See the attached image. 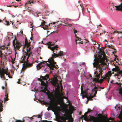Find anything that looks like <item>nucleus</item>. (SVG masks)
<instances>
[{
  "label": "nucleus",
  "instance_id": "obj_1",
  "mask_svg": "<svg viewBox=\"0 0 122 122\" xmlns=\"http://www.w3.org/2000/svg\"><path fill=\"white\" fill-rule=\"evenodd\" d=\"M94 67L96 68L98 71V72L96 71L94 74L95 75L96 78H94L93 80L96 81L99 80V78L100 77V75L101 76V78H102L100 79L99 81V82L100 83H102L103 81V80H106L108 79V82H109V80L110 78V77L112 75L111 71H109L105 75L104 77L102 76V75L103 73V71L104 70L103 66L104 65V63L103 62H99L98 61H96L93 63Z\"/></svg>",
  "mask_w": 122,
  "mask_h": 122
},
{
  "label": "nucleus",
  "instance_id": "obj_2",
  "mask_svg": "<svg viewBox=\"0 0 122 122\" xmlns=\"http://www.w3.org/2000/svg\"><path fill=\"white\" fill-rule=\"evenodd\" d=\"M63 52L62 51H60L59 53L57 54H56L55 53H54V54L52 55V57L49 58L48 61L49 63H46V65L50 68L51 70H53L54 68L56 69L58 68V66L56 65V66L54 64L56 63V62L54 61L53 58L63 55Z\"/></svg>",
  "mask_w": 122,
  "mask_h": 122
},
{
  "label": "nucleus",
  "instance_id": "obj_3",
  "mask_svg": "<svg viewBox=\"0 0 122 122\" xmlns=\"http://www.w3.org/2000/svg\"><path fill=\"white\" fill-rule=\"evenodd\" d=\"M27 46H25V47L23 48V51L24 52L23 55L21 59V60L20 61V63L25 62L26 61H28V59L29 58L30 55L31 54V50L32 49V47H30L28 49Z\"/></svg>",
  "mask_w": 122,
  "mask_h": 122
},
{
  "label": "nucleus",
  "instance_id": "obj_4",
  "mask_svg": "<svg viewBox=\"0 0 122 122\" xmlns=\"http://www.w3.org/2000/svg\"><path fill=\"white\" fill-rule=\"evenodd\" d=\"M92 110H91L88 109L87 112H86L85 114L84 115L85 117L84 119L85 120L86 119H87V120L88 121H91V122H106L103 121H100V120H101V118L103 117L101 114H99L98 115L99 118L93 116H91L90 115L87 117L86 114H87L88 113L90 112Z\"/></svg>",
  "mask_w": 122,
  "mask_h": 122
},
{
  "label": "nucleus",
  "instance_id": "obj_5",
  "mask_svg": "<svg viewBox=\"0 0 122 122\" xmlns=\"http://www.w3.org/2000/svg\"><path fill=\"white\" fill-rule=\"evenodd\" d=\"M48 98L50 99V103H48L44 101H43L41 102V103H43L44 105H45L47 103H49L50 104V109L49 108V107H48L47 108V110L49 111L50 109H56L57 107V103L54 100L52 99L51 97H49Z\"/></svg>",
  "mask_w": 122,
  "mask_h": 122
},
{
  "label": "nucleus",
  "instance_id": "obj_6",
  "mask_svg": "<svg viewBox=\"0 0 122 122\" xmlns=\"http://www.w3.org/2000/svg\"><path fill=\"white\" fill-rule=\"evenodd\" d=\"M8 69H5L3 68H2V69H0V76L1 78H3V79L4 80H8L7 79H6V78L5 76V74L6 75L8 76V77L10 78H12V77L10 76V73L8 71Z\"/></svg>",
  "mask_w": 122,
  "mask_h": 122
},
{
  "label": "nucleus",
  "instance_id": "obj_7",
  "mask_svg": "<svg viewBox=\"0 0 122 122\" xmlns=\"http://www.w3.org/2000/svg\"><path fill=\"white\" fill-rule=\"evenodd\" d=\"M15 50H19L20 47L21 46V44L18 42L16 40H14L13 42Z\"/></svg>",
  "mask_w": 122,
  "mask_h": 122
},
{
  "label": "nucleus",
  "instance_id": "obj_8",
  "mask_svg": "<svg viewBox=\"0 0 122 122\" xmlns=\"http://www.w3.org/2000/svg\"><path fill=\"white\" fill-rule=\"evenodd\" d=\"M28 61H28H26L25 62H23V63H24L23 65H24L23 66V67L22 68L23 70V71H24L25 68L27 67H31L33 65L34 63V62H33L31 63H29L27 62Z\"/></svg>",
  "mask_w": 122,
  "mask_h": 122
},
{
  "label": "nucleus",
  "instance_id": "obj_9",
  "mask_svg": "<svg viewBox=\"0 0 122 122\" xmlns=\"http://www.w3.org/2000/svg\"><path fill=\"white\" fill-rule=\"evenodd\" d=\"M49 75L48 74L44 76H40V78L38 79V80L41 81L42 80H48V81L50 80V79L49 78Z\"/></svg>",
  "mask_w": 122,
  "mask_h": 122
},
{
  "label": "nucleus",
  "instance_id": "obj_10",
  "mask_svg": "<svg viewBox=\"0 0 122 122\" xmlns=\"http://www.w3.org/2000/svg\"><path fill=\"white\" fill-rule=\"evenodd\" d=\"M58 80L57 78H52L50 82L54 86H55L58 83Z\"/></svg>",
  "mask_w": 122,
  "mask_h": 122
},
{
  "label": "nucleus",
  "instance_id": "obj_11",
  "mask_svg": "<svg viewBox=\"0 0 122 122\" xmlns=\"http://www.w3.org/2000/svg\"><path fill=\"white\" fill-rule=\"evenodd\" d=\"M48 44L49 45L48 46V48L50 49L53 51V53L54 54V52H55L54 50H57V49H56L58 48L57 46L56 45L54 46V47H52L51 46H52V45L51 44V42H49L48 43Z\"/></svg>",
  "mask_w": 122,
  "mask_h": 122
},
{
  "label": "nucleus",
  "instance_id": "obj_12",
  "mask_svg": "<svg viewBox=\"0 0 122 122\" xmlns=\"http://www.w3.org/2000/svg\"><path fill=\"white\" fill-rule=\"evenodd\" d=\"M55 95L56 98L58 100H60L62 98L61 94L59 91L56 92Z\"/></svg>",
  "mask_w": 122,
  "mask_h": 122
},
{
  "label": "nucleus",
  "instance_id": "obj_13",
  "mask_svg": "<svg viewBox=\"0 0 122 122\" xmlns=\"http://www.w3.org/2000/svg\"><path fill=\"white\" fill-rule=\"evenodd\" d=\"M67 21H66L64 24H61L64 26L71 27L72 25V24H70L69 23V22L70 21V20L68 19V20L67 19Z\"/></svg>",
  "mask_w": 122,
  "mask_h": 122
},
{
  "label": "nucleus",
  "instance_id": "obj_14",
  "mask_svg": "<svg viewBox=\"0 0 122 122\" xmlns=\"http://www.w3.org/2000/svg\"><path fill=\"white\" fill-rule=\"evenodd\" d=\"M122 2V0H120ZM115 7H116V10H120L122 11V2L121 3L120 5H119L116 6Z\"/></svg>",
  "mask_w": 122,
  "mask_h": 122
},
{
  "label": "nucleus",
  "instance_id": "obj_15",
  "mask_svg": "<svg viewBox=\"0 0 122 122\" xmlns=\"http://www.w3.org/2000/svg\"><path fill=\"white\" fill-rule=\"evenodd\" d=\"M47 62V61H44L43 62H41L40 63L38 64L36 66L37 69L38 70H39L40 69H41V67L43 66H41V65L42 64H44V62L46 63Z\"/></svg>",
  "mask_w": 122,
  "mask_h": 122
},
{
  "label": "nucleus",
  "instance_id": "obj_16",
  "mask_svg": "<svg viewBox=\"0 0 122 122\" xmlns=\"http://www.w3.org/2000/svg\"><path fill=\"white\" fill-rule=\"evenodd\" d=\"M118 33V39H119L120 37L121 38L122 37V32H119L117 31L116 30L114 31L113 32V33Z\"/></svg>",
  "mask_w": 122,
  "mask_h": 122
},
{
  "label": "nucleus",
  "instance_id": "obj_17",
  "mask_svg": "<svg viewBox=\"0 0 122 122\" xmlns=\"http://www.w3.org/2000/svg\"><path fill=\"white\" fill-rule=\"evenodd\" d=\"M36 1H34V0H30L28 1L25 4V6H28V4H30L31 3H35Z\"/></svg>",
  "mask_w": 122,
  "mask_h": 122
},
{
  "label": "nucleus",
  "instance_id": "obj_18",
  "mask_svg": "<svg viewBox=\"0 0 122 122\" xmlns=\"http://www.w3.org/2000/svg\"><path fill=\"white\" fill-rule=\"evenodd\" d=\"M98 87L96 86L92 89V91H95V93L93 96H91V97H93V98L94 97H95L97 93V90L98 89Z\"/></svg>",
  "mask_w": 122,
  "mask_h": 122
},
{
  "label": "nucleus",
  "instance_id": "obj_19",
  "mask_svg": "<svg viewBox=\"0 0 122 122\" xmlns=\"http://www.w3.org/2000/svg\"><path fill=\"white\" fill-rule=\"evenodd\" d=\"M105 38L106 39L105 40V41H110L109 40V39H112V38L111 36H110L108 34H107L105 35Z\"/></svg>",
  "mask_w": 122,
  "mask_h": 122
},
{
  "label": "nucleus",
  "instance_id": "obj_20",
  "mask_svg": "<svg viewBox=\"0 0 122 122\" xmlns=\"http://www.w3.org/2000/svg\"><path fill=\"white\" fill-rule=\"evenodd\" d=\"M30 42L28 43V41L26 37H25V46H27V47H28L30 45Z\"/></svg>",
  "mask_w": 122,
  "mask_h": 122
},
{
  "label": "nucleus",
  "instance_id": "obj_21",
  "mask_svg": "<svg viewBox=\"0 0 122 122\" xmlns=\"http://www.w3.org/2000/svg\"><path fill=\"white\" fill-rule=\"evenodd\" d=\"M89 94L86 92V91H84V93L82 94V97L83 98H84V97L87 98L88 97V95Z\"/></svg>",
  "mask_w": 122,
  "mask_h": 122
},
{
  "label": "nucleus",
  "instance_id": "obj_22",
  "mask_svg": "<svg viewBox=\"0 0 122 122\" xmlns=\"http://www.w3.org/2000/svg\"><path fill=\"white\" fill-rule=\"evenodd\" d=\"M88 97H88L87 98V100L86 102V104H87L88 103L89 100L92 101L93 100V99H92L93 97H91V94H89L88 95Z\"/></svg>",
  "mask_w": 122,
  "mask_h": 122
},
{
  "label": "nucleus",
  "instance_id": "obj_23",
  "mask_svg": "<svg viewBox=\"0 0 122 122\" xmlns=\"http://www.w3.org/2000/svg\"><path fill=\"white\" fill-rule=\"evenodd\" d=\"M5 97L4 98L5 100V101H7L8 100V94L7 93V90L5 91Z\"/></svg>",
  "mask_w": 122,
  "mask_h": 122
},
{
  "label": "nucleus",
  "instance_id": "obj_24",
  "mask_svg": "<svg viewBox=\"0 0 122 122\" xmlns=\"http://www.w3.org/2000/svg\"><path fill=\"white\" fill-rule=\"evenodd\" d=\"M100 51L101 52V55H102L103 56V57L104 58H105L106 57V54L105 52L101 49H100Z\"/></svg>",
  "mask_w": 122,
  "mask_h": 122
},
{
  "label": "nucleus",
  "instance_id": "obj_25",
  "mask_svg": "<svg viewBox=\"0 0 122 122\" xmlns=\"http://www.w3.org/2000/svg\"><path fill=\"white\" fill-rule=\"evenodd\" d=\"M73 31L74 32V33H75V36L76 37V38L77 39V40L76 41H81V39L79 38L78 37H77L76 36V34L75 33H77V31L75 29L73 30Z\"/></svg>",
  "mask_w": 122,
  "mask_h": 122
},
{
  "label": "nucleus",
  "instance_id": "obj_26",
  "mask_svg": "<svg viewBox=\"0 0 122 122\" xmlns=\"http://www.w3.org/2000/svg\"><path fill=\"white\" fill-rule=\"evenodd\" d=\"M74 110V108L72 107H71L69 108V111L70 113L71 114H72L73 113V111Z\"/></svg>",
  "mask_w": 122,
  "mask_h": 122
},
{
  "label": "nucleus",
  "instance_id": "obj_27",
  "mask_svg": "<svg viewBox=\"0 0 122 122\" xmlns=\"http://www.w3.org/2000/svg\"><path fill=\"white\" fill-rule=\"evenodd\" d=\"M61 119L62 120H64L66 122V120L68 119V118L67 117H64L63 116H62L61 117Z\"/></svg>",
  "mask_w": 122,
  "mask_h": 122
},
{
  "label": "nucleus",
  "instance_id": "obj_28",
  "mask_svg": "<svg viewBox=\"0 0 122 122\" xmlns=\"http://www.w3.org/2000/svg\"><path fill=\"white\" fill-rule=\"evenodd\" d=\"M41 85H42L43 86H46V83L44 81L42 80L41 81Z\"/></svg>",
  "mask_w": 122,
  "mask_h": 122
},
{
  "label": "nucleus",
  "instance_id": "obj_29",
  "mask_svg": "<svg viewBox=\"0 0 122 122\" xmlns=\"http://www.w3.org/2000/svg\"><path fill=\"white\" fill-rule=\"evenodd\" d=\"M112 46V45H109L107 46L108 47H109L110 48H111L112 49H114V51L115 50H116V49L114 48L113 46Z\"/></svg>",
  "mask_w": 122,
  "mask_h": 122
},
{
  "label": "nucleus",
  "instance_id": "obj_30",
  "mask_svg": "<svg viewBox=\"0 0 122 122\" xmlns=\"http://www.w3.org/2000/svg\"><path fill=\"white\" fill-rule=\"evenodd\" d=\"M73 121V118L71 117L70 118L68 119V120L67 121V122H72Z\"/></svg>",
  "mask_w": 122,
  "mask_h": 122
},
{
  "label": "nucleus",
  "instance_id": "obj_31",
  "mask_svg": "<svg viewBox=\"0 0 122 122\" xmlns=\"http://www.w3.org/2000/svg\"><path fill=\"white\" fill-rule=\"evenodd\" d=\"M3 55L2 51L1 50V49L0 47V56L1 58L3 57Z\"/></svg>",
  "mask_w": 122,
  "mask_h": 122
},
{
  "label": "nucleus",
  "instance_id": "obj_32",
  "mask_svg": "<svg viewBox=\"0 0 122 122\" xmlns=\"http://www.w3.org/2000/svg\"><path fill=\"white\" fill-rule=\"evenodd\" d=\"M40 26H41V27H43V28L44 29H47V28L48 27V26H43L44 25H40Z\"/></svg>",
  "mask_w": 122,
  "mask_h": 122
},
{
  "label": "nucleus",
  "instance_id": "obj_33",
  "mask_svg": "<svg viewBox=\"0 0 122 122\" xmlns=\"http://www.w3.org/2000/svg\"><path fill=\"white\" fill-rule=\"evenodd\" d=\"M115 68V71H119V68L118 66H117Z\"/></svg>",
  "mask_w": 122,
  "mask_h": 122
},
{
  "label": "nucleus",
  "instance_id": "obj_34",
  "mask_svg": "<svg viewBox=\"0 0 122 122\" xmlns=\"http://www.w3.org/2000/svg\"><path fill=\"white\" fill-rule=\"evenodd\" d=\"M26 10L29 12H30L31 11V10L29 8V7H28L27 9H26Z\"/></svg>",
  "mask_w": 122,
  "mask_h": 122
},
{
  "label": "nucleus",
  "instance_id": "obj_35",
  "mask_svg": "<svg viewBox=\"0 0 122 122\" xmlns=\"http://www.w3.org/2000/svg\"><path fill=\"white\" fill-rule=\"evenodd\" d=\"M45 23H46V22L45 21H44L43 20H42V22L41 23V24H42V25H45Z\"/></svg>",
  "mask_w": 122,
  "mask_h": 122
},
{
  "label": "nucleus",
  "instance_id": "obj_36",
  "mask_svg": "<svg viewBox=\"0 0 122 122\" xmlns=\"http://www.w3.org/2000/svg\"><path fill=\"white\" fill-rule=\"evenodd\" d=\"M15 61L14 59L13 60L12 58H11V62L12 64H14L15 63Z\"/></svg>",
  "mask_w": 122,
  "mask_h": 122
},
{
  "label": "nucleus",
  "instance_id": "obj_37",
  "mask_svg": "<svg viewBox=\"0 0 122 122\" xmlns=\"http://www.w3.org/2000/svg\"><path fill=\"white\" fill-rule=\"evenodd\" d=\"M15 122H22V121L20 120H16L15 121Z\"/></svg>",
  "mask_w": 122,
  "mask_h": 122
},
{
  "label": "nucleus",
  "instance_id": "obj_38",
  "mask_svg": "<svg viewBox=\"0 0 122 122\" xmlns=\"http://www.w3.org/2000/svg\"><path fill=\"white\" fill-rule=\"evenodd\" d=\"M119 118L120 119H122V115H120L119 116Z\"/></svg>",
  "mask_w": 122,
  "mask_h": 122
},
{
  "label": "nucleus",
  "instance_id": "obj_39",
  "mask_svg": "<svg viewBox=\"0 0 122 122\" xmlns=\"http://www.w3.org/2000/svg\"><path fill=\"white\" fill-rule=\"evenodd\" d=\"M6 25H10V23L9 22L7 21H6Z\"/></svg>",
  "mask_w": 122,
  "mask_h": 122
},
{
  "label": "nucleus",
  "instance_id": "obj_40",
  "mask_svg": "<svg viewBox=\"0 0 122 122\" xmlns=\"http://www.w3.org/2000/svg\"><path fill=\"white\" fill-rule=\"evenodd\" d=\"M109 120H114V119L113 118H112L111 117H110L109 118Z\"/></svg>",
  "mask_w": 122,
  "mask_h": 122
},
{
  "label": "nucleus",
  "instance_id": "obj_41",
  "mask_svg": "<svg viewBox=\"0 0 122 122\" xmlns=\"http://www.w3.org/2000/svg\"><path fill=\"white\" fill-rule=\"evenodd\" d=\"M119 72H118V73L120 74H122V71H118Z\"/></svg>",
  "mask_w": 122,
  "mask_h": 122
},
{
  "label": "nucleus",
  "instance_id": "obj_42",
  "mask_svg": "<svg viewBox=\"0 0 122 122\" xmlns=\"http://www.w3.org/2000/svg\"><path fill=\"white\" fill-rule=\"evenodd\" d=\"M116 84L118 85H119V86H121V85L120 84V83H118L117 82H116Z\"/></svg>",
  "mask_w": 122,
  "mask_h": 122
},
{
  "label": "nucleus",
  "instance_id": "obj_43",
  "mask_svg": "<svg viewBox=\"0 0 122 122\" xmlns=\"http://www.w3.org/2000/svg\"><path fill=\"white\" fill-rule=\"evenodd\" d=\"M115 70H116V68H113L112 69V70L113 71H115Z\"/></svg>",
  "mask_w": 122,
  "mask_h": 122
},
{
  "label": "nucleus",
  "instance_id": "obj_44",
  "mask_svg": "<svg viewBox=\"0 0 122 122\" xmlns=\"http://www.w3.org/2000/svg\"><path fill=\"white\" fill-rule=\"evenodd\" d=\"M8 47H5V49H6V50H8Z\"/></svg>",
  "mask_w": 122,
  "mask_h": 122
},
{
  "label": "nucleus",
  "instance_id": "obj_45",
  "mask_svg": "<svg viewBox=\"0 0 122 122\" xmlns=\"http://www.w3.org/2000/svg\"><path fill=\"white\" fill-rule=\"evenodd\" d=\"M0 49H1H1L5 50V47H3V48L1 47V48H0Z\"/></svg>",
  "mask_w": 122,
  "mask_h": 122
},
{
  "label": "nucleus",
  "instance_id": "obj_46",
  "mask_svg": "<svg viewBox=\"0 0 122 122\" xmlns=\"http://www.w3.org/2000/svg\"><path fill=\"white\" fill-rule=\"evenodd\" d=\"M2 88L3 89H4L5 88V87H4V86H2Z\"/></svg>",
  "mask_w": 122,
  "mask_h": 122
},
{
  "label": "nucleus",
  "instance_id": "obj_47",
  "mask_svg": "<svg viewBox=\"0 0 122 122\" xmlns=\"http://www.w3.org/2000/svg\"><path fill=\"white\" fill-rule=\"evenodd\" d=\"M98 89L97 90V91H100L101 90L100 89V88H98Z\"/></svg>",
  "mask_w": 122,
  "mask_h": 122
},
{
  "label": "nucleus",
  "instance_id": "obj_48",
  "mask_svg": "<svg viewBox=\"0 0 122 122\" xmlns=\"http://www.w3.org/2000/svg\"><path fill=\"white\" fill-rule=\"evenodd\" d=\"M104 87H100V88L101 89H104Z\"/></svg>",
  "mask_w": 122,
  "mask_h": 122
},
{
  "label": "nucleus",
  "instance_id": "obj_49",
  "mask_svg": "<svg viewBox=\"0 0 122 122\" xmlns=\"http://www.w3.org/2000/svg\"><path fill=\"white\" fill-rule=\"evenodd\" d=\"M12 23V25H13V22H12V21H10V23Z\"/></svg>",
  "mask_w": 122,
  "mask_h": 122
},
{
  "label": "nucleus",
  "instance_id": "obj_50",
  "mask_svg": "<svg viewBox=\"0 0 122 122\" xmlns=\"http://www.w3.org/2000/svg\"><path fill=\"white\" fill-rule=\"evenodd\" d=\"M12 6V5H10L9 6V5L7 6H8V7H11Z\"/></svg>",
  "mask_w": 122,
  "mask_h": 122
},
{
  "label": "nucleus",
  "instance_id": "obj_51",
  "mask_svg": "<svg viewBox=\"0 0 122 122\" xmlns=\"http://www.w3.org/2000/svg\"><path fill=\"white\" fill-rule=\"evenodd\" d=\"M20 81H18L17 82V83L18 84H20Z\"/></svg>",
  "mask_w": 122,
  "mask_h": 122
},
{
  "label": "nucleus",
  "instance_id": "obj_52",
  "mask_svg": "<svg viewBox=\"0 0 122 122\" xmlns=\"http://www.w3.org/2000/svg\"><path fill=\"white\" fill-rule=\"evenodd\" d=\"M20 32H21V33L22 34H23V31L21 30V31H20Z\"/></svg>",
  "mask_w": 122,
  "mask_h": 122
},
{
  "label": "nucleus",
  "instance_id": "obj_53",
  "mask_svg": "<svg viewBox=\"0 0 122 122\" xmlns=\"http://www.w3.org/2000/svg\"><path fill=\"white\" fill-rule=\"evenodd\" d=\"M3 110L2 109H0V112H2Z\"/></svg>",
  "mask_w": 122,
  "mask_h": 122
},
{
  "label": "nucleus",
  "instance_id": "obj_54",
  "mask_svg": "<svg viewBox=\"0 0 122 122\" xmlns=\"http://www.w3.org/2000/svg\"><path fill=\"white\" fill-rule=\"evenodd\" d=\"M33 119V117H32L31 118H30V119H31V120H32Z\"/></svg>",
  "mask_w": 122,
  "mask_h": 122
},
{
  "label": "nucleus",
  "instance_id": "obj_55",
  "mask_svg": "<svg viewBox=\"0 0 122 122\" xmlns=\"http://www.w3.org/2000/svg\"><path fill=\"white\" fill-rule=\"evenodd\" d=\"M21 0H16V1H20Z\"/></svg>",
  "mask_w": 122,
  "mask_h": 122
},
{
  "label": "nucleus",
  "instance_id": "obj_56",
  "mask_svg": "<svg viewBox=\"0 0 122 122\" xmlns=\"http://www.w3.org/2000/svg\"><path fill=\"white\" fill-rule=\"evenodd\" d=\"M94 46H93H93H92V48H93V49H93V50H94Z\"/></svg>",
  "mask_w": 122,
  "mask_h": 122
},
{
  "label": "nucleus",
  "instance_id": "obj_57",
  "mask_svg": "<svg viewBox=\"0 0 122 122\" xmlns=\"http://www.w3.org/2000/svg\"><path fill=\"white\" fill-rule=\"evenodd\" d=\"M55 52L56 54V53H57L56 50L55 51V52Z\"/></svg>",
  "mask_w": 122,
  "mask_h": 122
},
{
  "label": "nucleus",
  "instance_id": "obj_58",
  "mask_svg": "<svg viewBox=\"0 0 122 122\" xmlns=\"http://www.w3.org/2000/svg\"><path fill=\"white\" fill-rule=\"evenodd\" d=\"M30 23H31V25H33V24L32 23H31V22H30Z\"/></svg>",
  "mask_w": 122,
  "mask_h": 122
},
{
  "label": "nucleus",
  "instance_id": "obj_59",
  "mask_svg": "<svg viewBox=\"0 0 122 122\" xmlns=\"http://www.w3.org/2000/svg\"><path fill=\"white\" fill-rule=\"evenodd\" d=\"M38 118H39L40 117V116L39 115H38Z\"/></svg>",
  "mask_w": 122,
  "mask_h": 122
},
{
  "label": "nucleus",
  "instance_id": "obj_60",
  "mask_svg": "<svg viewBox=\"0 0 122 122\" xmlns=\"http://www.w3.org/2000/svg\"><path fill=\"white\" fill-rule=\"evenodd\" d=\"M42 91L43 92H45V90H42Z\"/></svg>",
  "mask_w": 122,
  "mask_h": 122
},
{
  "label": "nucleus",
  "instance_id": "obj_61",
  "mask_svg": "<svg viewBox=\"0 0 122 122\" xmlns=\"http://www.w3.org/2000/svg\"><path fill=\"white\" fill-rule=\"evenodd\" d=\"M2 106V105L1 103H0V107H1V106Z\"/></svg>",
  "mask_w": 122,
  "mask_h": 122
},
{
  "label": "nucleus",
  "instance_id": "obj_62",
  "mask_svg": "<svg viewBox=\"0 0 122 122\" xmlns=\"http://www.w3.org/2000/svg\"><path fill=\"white\" fill-rule=\"evenodd\" d=\"M32 38H33V37H31V38H30V39L32 40Z\"/></svg>",
  "mask_w": 122,
  "mask_h": 122
},
{
  "label": "nucleus",
  "instance_id": "obj_63",
  "mask_svg": "<svg viewBox=\"0 0 122 122\" xmlns=\"http://www.w3.org/2000/svg\"><path fill=\"white\" fill-rule=\"evenodd\" d=\"M83 9H84V8H81V10H83Z\"/></svg>",
  "mask_w": 122,
  "mask_h": 122
},
{
  "label": "nucleus",
  "instance_id": "obj_64",
  "mask_svg": "<svg viewBox=\"0 0 122 122\" xmlns=\"http://www.w3.org/2000/svg\"><path fill=\"white\" fill-rule=\"evenodd\" d=\"M55 22H53V24H55Z\"/></svg>",
  "mask_w": 122,
  "mask_h": 122
}]
</instances>
